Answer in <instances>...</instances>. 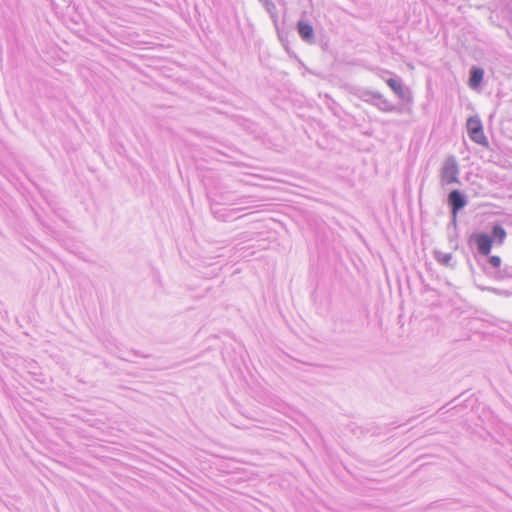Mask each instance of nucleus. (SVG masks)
I'll list each match as a JSON object with an SVG mask.
<instances>
[{"label": "nucleus", "instance_id": "f257e3e1", "mask_svg": "<svg viewBox=\"0 0 512 512\" xmlns=\"http://www.w3.org/2000/svg\"><path fill=\"white\" fill-rule=\"evenodd\" d=\"M485 257L481 267L486 276L495 281L512 278V265H502V260L497 255L489 254Z\"/></svg>", "mask_w": 512, "mask_h": 512}, {"label": "nucleus", "instance_id": "f03ea898", "mask_svg": "<svg viewBox=\"0 0 512 512\" xmlns=\"http://www.w3.org/2000/svg\"><path fill=\"white\" fill-rule=\"evenodd\" d=\"M353 95L358 99L375 106L382 112H393L396 110V107L378 91H373L365 87H356L353 91Z\"/></svg>", "mask_w": 512, "mask_h": 512}, {"label": "nucleus", "instance_id": "7ed1b4c3", "mask_svg": "<svg viewBox=\"0 0 512 512\" xmlns=\"http://www.w3.org/2000/svg\"><path fill=\"white\" fill-rule=\"evenodd\" d=\"M459 166L454 156H449L445 159L441 168V184H459Z\"/></svg>", "mask_w": 512, "mask_h": 512}, {"label": "nucleus", "instance_id": "20e7f679", "mask_svg": "<svg viewBox=\"0 0 512 512\" xmlns=\"http://www.w3.org/2000/svg\"><path fill=\"white\" fill-rule=\"evenodd\" d=\"M467 133L470 139L484 147H488V140L483 131V124L478 116H471L466 123Z\"/></svg>", "mask_w": 512, "mask_h": 512}, {"label": "nucleus", "instance_id": "39448f33", "mask_svg": "<svg viewBox=\"0 0 512 512\" xmlns=\"http://www.w3.org/2000/svg\"><path fill=\"white\" fill-rule=\"evenodd\" d=\"M469 244L475 247L480 256H488L494 245L490 239V235L485 232H475L469 237Z\"/></svg>", "mask_w": 512, "mask_h": 512}, {"label": "nucleus", "instance_id": "423d86ee", "mask_svg": "<svg viewBox=\"0 0 512 512\" xmlns=\"http://www.w3.org/2000/svg\"><path fill=\"white\" fill-rule=\"evenodd\" d=\"M249 206L227 208L218 202H210V210L215 219L220 221H229L236 219V214L248 209Z\"/></svg>", "mask_w": 512, "mask_h": 512}, {"label": "nucleus", "instance_id": "0eeeda50", "mask_svg": "<svg viewBox=\"0 0 512 512\" xmlns=\"http://www.w3.org/2000/svg\"><path fill=\"white\" fill-rule=\"evenodd\" d=\"M249 196H239L237 197L232 192H221L216 198H212L210 202H218L222 206H231L233 207H243L247 206L246 204L249 202Z\"/></svg>", "mask_w": 512, "mask_h": 512}, {"label": "nucleus", "instance_id": "6e6552de", "mask_svg": "<svg viewBox=\"0 0 512 512\" xmlns=\"http://www.w3.org/2000/svg\"><path fill=\"white\" fill-rule=\"evenodd\" d=\"M447 202L451 214H458V212L468 204V199L462 191L454 189L449 192Z\"/></svg>", "mask_w": 512, "mask_h": 512}, {"label": "nucleus", "instance_id": "1a4fd4ad", "mask_svg": "<svg viewBox=\"0 0 512 512\" xmlns=\"http://www.w3.org/2000/svg\"><path fill=\"white\" fill-rule=\"evenodd\" d=\"M297 32L304 42L308 44H312L315 42L314 28L310 23L304 20L298 21Z\"/></svg>", "mask_w": 512, "mask_h": 512}, {"label": "nucleus", "instance_id": "9d476101", "mask_svg": "<svg viewBox=\"0 0 512 512\" xmlns=\"http://www.w3.org/2000/svg\"><path fill=\"white\" fill-rule=\"evenodd\" d=\"M484 78V70L478 66H472L469 71L468 85L471 89L480 87Z\"/></svg>", "mask_w": 512, "mask_h": 512}, {"label": "nucleus", "instance_id": "9b49d317", "mask_svg": "<svg viewBox=\"0 0 512 512\" xmlns=\"http://www.w3.org/2000/svg\"><path fill=\"white\" fill-rule=\"evenodd\" d=\"M490 239L493 244L500 246L504 243L507 233L506 230L500 224H494L491 228Z\"/></svg>", "mask_w": 512, "mask_h": 512}, {"label": "nucleus", "instance_id": "f8f14e48", "mask_svg": "<svg viewBox=\"0 0 512 512\" xmlns=\"http://www.w3.org/2000/svg\"><path fill=\"white\" fill-rule=\"evenodd\" d=\"M386 83L400 99H406V91L400 80L395 78H389L386 80Z\"/></svg>", "mask_w": 512, "mask_h": 512}, {"label": "nucleus", "instance_id": "ddd939ff", "mask_svg": "<svg viewBox=\"0 0 512 512\" xmlns=\"http://www.w3.org/2000/svg\"><path fill=\"white\" fill-rule=\"evenodd\" d=\"M435 257L439 263L446 265V266L450 265V262L452 260L451 253H442V252L436 251Z\"/></svg>", "mask_w": 512, "mask_h": 512}, {"label": "nucleus", "instance_id": "4468645a", "mask_svg": "<svg viewBox=\"0 0 512 512\" xmlns=\"http://www.w3.org/2000/svg\"><path fill=\"white\" fill-rule=\"evenodd\" d=\"M259 2L271 16L276 13V6L271 0H259Z\"/></svg>", "mask_w": 512, "mask_h": 512}, {"label": "nucleus", "instance_id": "2eb2a0df", "mask_svg": "<svg viewBox=\"0 0 512 512\" xmlns=\"http://www.w3.org/2000/svg\"><path fill=\"white\" fill-rule=\"evenodd\" d=\"M482 290H487V291L493 292L498 295H507L508 294L507 291H502V290H499V289L493 288V287H483Z\"/></svg>", "mask_w": 512, "mask_h": 512}, {"label": "nucleus", "instance_id": "dca6fc26", "mask_svg": "<svg viewBox=\"0 0 512 512\" xmlns=\"http://www.w3.org/2000/svg\"><path fill=\"white\" fill-rule=\"evenodd\" d=\"M451 215H452V219H451L450 224L453 225L454 227H456V225H457V214H451Z\"/></svg>", "mask_w": 512, "mask_h": 512}]
</instances>
